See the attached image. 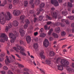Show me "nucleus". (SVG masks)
<instances>
[{
	"label": "nucleus",
	"mask_w": 74,
	"mask_h": 74,
	"mask_svg": "<svg viewBox=\"0 0 74 74\" xmlns=\"http://www.w3.org/2000/svg\"><path fill=\"white\" fill-rule=\"evenodd\" d=\"M12 18V15L9 12H7L6 15L5 12H2L0 13V23L1 25H4L5 23V21L10 20Z\"/></svg>",
	"instance_id": "obj_1"
},
{
	"label": "nucleus",
	"mask_w": 74,
	"mask_h": 74,
	"mask_svg": "<svg viewBox=\"0 0 74 74\" xmlns=\"http://www.w3.org/2000/svg\"><path fill=\"white\" fill-rule=\"evenodd\" d=\"M14 32L15 35L11 33H9V34L10 38L12 39L10 40V42L12 43H14L15 42V40L16 39V36H18L19 35L18 33L16 32V31H14Z\"/></svg>",
	"instance_id": "obj_2"
},
{
	"label": "nucleus",
	"mask_w": 74,
	"mask_h": 74,
	"mask_svg": "<svg viewBox=\"0 0 74 74\" xmlns=\"http://www.w3.org/2000/svg\"><path fill=\"white\" fill-rule=\"evenodd\" d=\"M17 48L18 49L20 50V53H21V54L22 55H23L24 56H26V54H25V53L24 52H25L24 48L20 46H17Z\"/></svg>",
	"instance_id": "obj_3"
},
{
	"label": "nucleus",
	"mask_w": 74,
	"mask_h": 74,
	"mask_svg": "<svg viewBox=\"0 0 74 74\" xmlns=\"http://www.w3.org/2000/svg\"><path fill=\"white\" fill-rule=\"evenodd\" d=\"M60 63L63 64L64 66H67L69 64V62L64 59L61 60L60 61Z\"/></svg>",
	"instance_id": "obj_4"
},
{
	"label": "nucleus",
	"mask_w": 74,
	"mask_h": 74,
	"mask_svg": "<svg viewBox=\"0 0 74 74\" xmlns=\"http://www.w3.org/2000/svg\"><path fill=\"white\" fill-rule=\"evenodd\" d=\"M51 3L52 4H54V6H58L59 5V3L58 1L56 0H51Z\"/></svg>",
	"instance_id": "obj_5"
},
{
	"label": "nucleus",
	"mask_w": 74,
	"mask_h": 74,
	"mask_svg": "<svg viewBox=\"0 0 74 74\" xmlns=\"http://www.w3.org/2000/svg\"><path fill=\"white\" fill-rule=\"evenodd\" d=\"M13 14L15 16H18L21 14V12L19 10H15L13 11Z\"/></svg>",
	"instance_id": "obj_6"
},
{
	"label": "nucleus",
	"mask_w": 74,
	"mask_h": 74,
	"mask_svg": "<svg viewBox=\"0 0 74 74\" xmlns=\"http://www.w3.org/2000/svg\"><path fill=\"white\" fill-rule=\"evenodd\" d=\"M44 46L46 48L48 47V45H49V42H48V40L46 39L43 42Z\"/></svg>",
	"instance_id": "obj_7"
},
{
	"label": "nucleus",
	"mask_w": 74,
	"mask_h": 74,
	"mask_svg": "<svg viewBox=\"0 0 74 74\" xmlns=\"http://www.w3.org/2000/svg\"><path fill=\"white\" fill-rule=\"evenodd\" d=\"M0 38H4V39H5L6 41H7L8 40L7 37L6 36L5 34L4 33L1 34L0 36Z\"/></svg>",
	"instance_id": "obj_8"
},
{
	"label": "nucleus",
	"mask_w": 74,
	"mask_h": 74,
	"mask_svg": "<svg viewBox=\"0 0 74 74\" xmlns=\"http://www.w3.org/2000/svg\"><path fill=\"white\" fill-rule=\"evenodd\" d=\"M63 65L61 64L60 65H58L57 66V68L58 70L62 71L63 70Z\"/></svg>",
	"instance_id": "obj_9"
},
{
	"label": "nucleus",
	"mask_w": 74,
	"mask_h": 74,
	"mask_svg": "<svg viewBox=\"0 0 74 74\" xmlns=\"http://www.w3.org/2000/svg\"><path fill=\"white\" fill-rule=\"evenodd\" d=\"M60 24L61 25V26H62V27H64L65 26V24H63L62 23H60V22H56L55 25L56 26H59V25H60Z\"/></svg>",
	"instance_id": "obj_10"
},
{
	"label": "nucleus",
	"mask_w": 74,
	"mask_h": 74,
	"mask_svg": "<svg viewBox=\"0 0 74 74\" xmlns=\"http://www.w3.org/2000/svg\"><path fill=\"white\" fill-rule=\"evenodd\" d=\"M52 15L53 17H54L56 19L58 18V14L56 12H53V14H52Z\"/></svg>",
	"instance_id": "obj_11"
},
{
	"label": "nucleus",
	"mask_w": 74,
	"mask_h": 74,
	"mask_svg": "<svg viewBox=\"0 0 74 74\" xmlns=\"http://www.w3.org/2000/svg\"><path fill=\"white\" fill-rule=\"evenodd\" d=\"M44 53L43 51H42L40 53V56L42 59H45V56L44 55Z\"/></svg>",
	"instance_id": "obj_12"
},
{
	"label": "nucleus",
	"mask_w": 74,
	"mask_h": 74,
	"mask_svg": "<svg viewBox=\"0 0 74 74\" xmlns=\"http://www.w3.org/2000/svg\"><path fill=\"white\" fill-rule=\"evenodd\" d=\"M19 32L21 36H24V34H25V33L24 30H23L22 29H20Z\"/></svg>",
	"instance_id": "obj_13"
},
{
	"label": "nucleus",
	"mask_w": 74,
	"mask_h": 74,
	"mask_svg": "<svg viewBox=\"0 0 74 74\" xmlns=\"http://www.w3.org/2000/svg\"><path fill=\"white\" fill-rule=\"evenodd\" d=\"M26 41L28 43H30V42L31 41V38L30 36H28L26 38Z\"/></svg>",
	"instance_id": "obj_14"
},
{
	"label": "nucleus",
	"mask_w": 74,
	"mask_h": 74,
	"mask_svg": "<svg viewBox=\"0 0 74 74\" xmlns=\"http://www.w3.org/2000/svg\"><path fill=\"white\" fill-rule=\"evenodd\" d=\"M55 31L57 33H59L60 32V29L59 27H56L55 29Z\"/></svg>",
	"instance_id": "obj_15"
},
{
	"label": "nucleus",
	"mask_w": 74,
	"mask_h": 74,
	"mask_svg": "<svg viewBox=\"0 0 74 74\" xmlns=\"http://www.w3.org/2000/svg\"><path fill=\"white\" fill-rule=\"evenodd\" d=\"M61 21L63 22H65L66 24L67 25H69V21H68V20L63 19L61 20Z\"/></svg>",
	"instance_id": "obj_16"
},
{
	"label": "nucleus",
	"mask_w": 74,
	"mask_h": 74,
	"mask_svg": "<svg viewBox=\"0 0 74 74\" xmlns=\"http://www.w3.org/2000/svg\"><path fill=\"white\" fill-rule=\"evenodd\" d=\"M13 25L14 26H18V23L17 21H13Z\"/></svg>",
	"instance_id": "obj_17"
},
{
	"label": "nucleus",
	"mask_w": 74,
	"mask_h": 74,
	"mask_svg": "<svg viewBox=\"0 0 74 74\" xmlns=\"http://www.w3.org/2000/svg\"><path fill=\"white\" fill-rule=\"evenodd\" d=\"M38 44L37 43H34V48L36 50V49H38Z\"/></svg>",
	"instance_id": "obj_18"
},
{
	"label": "nucleus",
	"mask_w": 74,
	"mask_h": 74,
	"mask_svg": "<svg viewBox=\"0 0 74 74\" xmlns=\"http://www.w3.org/2000/svg\"><path fill=\"white\" fill-rule=\"evenodd\" d=\"M40 3V0H36L35 1V4L36 5H39Z\"/></svg>",
	"instance_id": "obj_19"
},
{
	"label": "nucleus",
	"mask_w": 74,
	"mask_h": 74,
	"mask_svg": "<svg viewBox=\"0 0 74 74\" xmlns=\"http://www.w3.org/2000/svg\"><path fill=\"white\" fill-rule=\"evenodd\" d=\"M45 62L47 65H50L51 64V61L49 60H46L45 61Z\"/></svg>",
	"instance_id": "obj_20"
},
{
	"label": "nucleus",
	"mask_w": 74,
	"mask_h": 74,
	"mask_svg": "<svg viewBox=\"0 0 74 74\" xmlns=\"http://www.w3.org/2000/svg\"><path fill=\"white\" fill-rule=\"evenodd\" d=\"M53 36L54 38H58L59 36H58V35L57 34L55 33H53Z\"/></svg>",
	"instance_id": "obj_21"
},
{
	"label": "nucleus",
	"mask_w": 74,
	"mask_h": 74,
	"mask_svg": "<svg viewBox=\"0 0 74 74\" xmlns=\"http://www.w3.org/2000/svg\"><path fill=\"white\" fill-rule=\"evenodd\" d=\"M55 55V53H54V52L53 51L50 52L49 54V56H54Z\"/></svg>",
	"instance_id": "obj_22"
},
{
	"label": "nucleus",
	"mask_w": 74,
	"mask_h": 74,
	"mask_svg": "<svg viewBox=\"0 0 74 74\" xmlns=\"http://www.w3.org/2000/svg\"><path fill=\"white\" fill-rule=\"evenodd\" d=\"M62 14L64 15H66L67 14H68V13L67 12L65 11H63L62 12Z\"/></svg>",
	"instance_id": "obj_23"
},
{
	"label": "nucleus",
	"mask_w": 74,
	"mask_h": 74,
	"mask_svg": "<svg viewBox=\"0 0 74 74\" xmlns=\"http://www.w3.org/2000/svg\"><path fill=\"white\" fill-rule=\"evenodd\" d=\"M45 5V4L44 3H42L40 4L39 7L40 8H43V7H44Z\"/></svg>",
	"instance_id": "obj_24"
},
{
	"label": "nucleus",
	"mask_w": 74,
	"mask_h": 74,
	"mask_svg": "<svg viewBox=\"0 0 74 74\" xmlns=\"http://www.w3.org/2000/svg\"><path fill=\"white\" fill-rule=\"evenodd\" d=\"M68 18H69L70 20H73L74 19V16H68Z\"/></svg>",
	"instance_id": "obj_25"
},
{
	"label": "nucleus",
	"mask_w": 74,
	"mask_h": 74,
	"mask_svg": "<svg viewBox=\"0 0 74 74\" xmlns=\"http://www.w3.org/2000/svg\"><path fill=\"white\" fill-rule=\"evenodd\" d=\"M23 3L25 7H27V4H28V2H27V1H24L23 2Z\"/></svg>",
	"instance_id": "obj_26"
},
{
	"label": "nucleus",
	"mask_w": 74,
	"mask_h": 74,
	"mask_svg": "<svg viewBox=\"0 0 74 74\" xmlns=\"http://www.w3.org/2000/svg\"><path fill=\"white\" fill-rule=\"evenodd\" d=\"M71 27L73 28L72 32L73 33H74V23H72L71 24Z\"/></svg>",
	"instance_id": "obj_27"
},
{
	"label": "nucleus",
	"mask_w": 74,
	"mask_h": 74,
	"mask_svg": "<svg viewBox=\"0 0 74 74\" xmlns=\"http://www.w3.org/2000/svg\"><path fill=\"white\" fill-rule=\"evenodd\" d=\"M68 6L69 7H70V8H71V7H73V5L70 2H68Z\"/></svg>",
	"instance_id": "obj_28"
},
{
	"label": "nucleus",
	"mask_w": 74,
	"mask_h": 74,
	"mask_svg": "<svg viewBox=\"0 0 74 74\" xmlns=\"http://www.w3.org/2000/svg\"><path fill=\"white\" fill-rule=\"evenodd\" d=\"M24 19H25V15H22L20 16V19L23 21V20H24Z\"/></svg>",
	"instance_id": "obj_29"
},
{
	"label": "nucleus",
	"mask_w": 74,
	"mask_h": 74,
	"mask_svg": "<svg viewBox=\"0 0 74 74\" xmlns=\"http://www.w3.org/2000/svg\"><path fill=\"white\" fill-rule=\"evenodd\" d=\"M40 36L41 37H44L45 36H46V34L44 33L40 34Z\"/></svg>",
	"instance_id": "obj_30"
},
{
	"label": "nucleus",
	"mask_w": 74,
	"mask_h": 74,
	"mask_svg": "<svg viewBox=\"0 0 74 74\" xmlns=\"http://www.w3.org/2000/svg\"><path fill=\"white\" fill-rule=\"evenodd\" d=\"M46 19H48L49 20H52V17H50V16H48V15H47L46 16Z\"/></svg>",
	"instance_id": "obj_31"
},
{
	"label": "nucleus",
	"mask_w": 74,
	"mask_h": 74,
	"mask_svg": "<svg viewBox=\"0 0 74 74\" xmlns=\"http://www.w3.org/2000/svg\"><path fill=\"white\" fill-rule=\"evenodd\" d=\"M38 19L40 21H41L42 19H43V16H42V15H40L39 16Z\"/></svg>",
	"instance_id": "obj_32"
},
{
	"label": "nucleus",
	"mask_w": 74,
	"mask_h": 74,
	"mask_svg": "<svg viewBox=\"0 0 74 74\" xmlns=\"http://www.w3.org/2000/svg\"><path fill=\"white\" fill-rule=\"evenodd\" d=\"M5 39L3 38H0V41L1 42H4Z\"/></svg>",
	"instance_id": "obj_33"
},
{
	"label": "nucleus",
	"mask_w": 74,
	"mask_h": 74,
	"mask_svg": "<svg viewBox=\"0 0 74 74\" xmlns=\"http://www.w3.org/2000/svg\"><path fill=\"white\" fill-rule=\"evenodd\" d=\"M66 34V33L64 31H63L61 32V36H64Z\"/></svg>",
	"instance_id": "obj_34"
},
{
	"label": "nucleus",
	"mask_w": 74,
	"mask_h": 74,
	"mask_svg": "<svg viewBox=\"0 0 74 74\" xmlns=\"http://www.w3.org/2000/svg\"><path fill=\"white\" fill-rule=\"evenodd\" d=\"M44 31V29L42 28H41V29H40V31L39 32V33L40 34H41L42 32Z\"/></svg>",
	"instance_id": "obj_35"
},
{
	"label": "nucleus",
	"mask_w": 74,
	"mask_h": 74,
	"mask_svg": "<svg viewBox=\"0 0 74 74\" xmlns=\"http://www.w3.org/2000/svg\"><path fill=\"white\" fill-rule=\"evenodd\" d=\"M67 70H68V71L69 72H70L71 71V69L70 68L69 66H68L66 68Z\"/></svg>",
	"instance_id": "obj_36"
},
{
	"label": "nucleus",
	"mask_w": 74,
	"mask_h": 74,
	"mask_svg": "<svg viewBox=\"0 0 74 74\" xmlns=\"http://www.w3.org/2000/svg\"><path fill=\"white\" fill-rule=\"evenodd\" d=\"M25 21L26 23V24H27V25H29V24L30 22H29V20L27 19L25 20Z\"/></svg>",
	"instance_id": "obj_37"
},
{
	"label": "nucleus",
	"mask_w": 74,
	"mask_h": 74,
	"mask_svg": "<svg viewBox=\"0 0 74 74\" xmlns=\"http://www.w3.org/2000/svg\"><path fill=\"white\" fill-rule=\"evenodd\" d=\"M8 74H14L11 71L9 70L7 72Z\"/></svg>",
	"instance_id": "obj_38"
},
{
	"label": "nucleus",
	"mask_w": 74,
	"mask_h": 74,
	"mask_svg": "<svg viewBox=\"0 0 74 74\" xmlns=\"http://www.w3.org/2000/svg\"><path fill=\"white\" fill-rule=\"evenodd\" d=\"M28 24H25L24 25V28L25 29H27V28L28 27Z\"/></svg>",
	"instance_id": "obj_39"
},
{
	"label": "nucleus",
	"mask_w": 74,
	"mask_h": 74,
	"mask_svg": "<svg viewBox=\"0 0 74 74\" xmlns=\"http://www.w3.org/2000/svg\"><path fill=\"white\" fill-rule=\"evenodd\" d=\"M52 24V22L51 21H47V25H49L50 24Z\"/></svg>",
	"instance_id": "obj_40"
},
{
	"label": "nucleus",
	"mask_w": 74,
	"mask_h": 74,
	"mask_svg": "<svg viewBox=\"0 0 74 74\" xmlns=\"http://www.w3.org/2000/svg\"><path fill=\"white\" fill-rule=\"evenodd\" d=\"M34 1V0H30L29 1V4H33V2Z\"/></svg>",
	"instance_id": "obj_41"
},
{
	"label": "nucleus",
	"mask_w": 74,
	"mask_h": 74,
	"mask_svg": "<svg viewBox=\"0 0 74 74\" xmlns=\"http://www.w3.org/2000/svg\"><path fill=\"white\" fill-rule=\"evenodd\" d=\"M31 5V7L32 8H34V3H32Z\"/></svg>",
	"instance_id": "obj_42"
},
{
	"label": "nucleus",
	"mask_w": 74,
	"mask_h": 74,
	"mask_svg": "<svg viewBox=\"0 0 74 74\" xmlns=\"http://www.w3.org/2000/svg\"><path fill=\"white\" fill-rule=\"evenodd\" d=\"M45 30H48V26L47 25H45L44 27Z\"/></svg>",
	"instance_id": "obj_43"
},
{
	"label": "nucleus",
	"mask_w": 74,
	"mask_h": 74,
	"mask_svg": "<svg viewBox=\"0 0 74 74\" xmlns=\"http://www.w3.org/2000/svg\"><path fill=\"white\" fill-rule=\"evenodd\" d=\"M1 57L3 58V57H4L5 56V53H3V54H1L0 55Z\"/></svg>",
	"instance_id": "obj_44"
},
{
	"label": "nucleus",
	"mask_w": 74,
	"mask_h": 74,
	"mask_svg": "<svg viewBox=\"0 0 74 74\" xmlns=\"http://www.w3.org/2000/svg\"><path fill=\"white\" fill-rule=\"evenodd\" d=\"M12 7V4H10L9 6V9H11Z\"/></svg>",
	"instance_id": "obj_45"
},
{
	"label": "nucleus",
	"mask_w": 74,
	"mask_h": 74,
	"mask_svg": "<svg viewBox=\"0 0 74 74\" xmlns=\"http://www.w3.org/2000/svg\"><path fill=\"white\" fill-rule=\"evenodd\" d=\"M4 70H8V67L6 66H4L3 67Z\"/></svg>",
	"instance_id": "obj_46"
},
{
	"label": "nucleus",
	"mask_w": 74,
	"mask_h": 74,
	"mask_svg": "<svg viewBox=\"0 0 74 74\" xmlns=\"http://www.w3.org/2000/svg\"><path fill=\"white\" fill-rule=\"evenodd\" d=\"M24 70L25 71H29V70L28 69L26 68L24 69Z\"/></svg>",
	"instance_id": "obj_47"
},
{
	"label": "nucleus",
	"mask_w": 74,
	"mask_h": 74,
	"mask_svg": "<svg viewBox=\"0 0 74 74\" xmlns=\"http://www.w3.org/2000/svg\"><path fill=\"white\" fill-rule=\"evenodd\" d=\"M19 67H24V66L20 64H18Z\"/></svg>",
	"instance_id": "obj_48"
},
{
	"label": "nucleus",
	"mask_w": 74,
	"mask_h": 74,
	"mask_svg": "<svg viewBox=\"0 0 74 74\" xmlns=\"http://www.w3.org/2000/svg\"><path fill=\"white\" fill-rule=\"evenodd\" d=\"M14 2L15 3H18L19 2V0H14Z\"/></svg>",
	"instance_id": "obj_49"
},
{
	"label": "nucleus",
	"mask_w": 74,
	"mask_h": 74,
	"mask_svg": "<svg viewBox=\"0 0 74 74\" xmlns=\"http://www.w3.org/2000/svg\"><path fill=\"white\" fill-rule=\"evenodd\" d=\"M5 62L6 65H7V66H8V65H9V64L8 62H7V60H5Z\"/></svg>",
	"instance_id": "obj_50"
},
{
	"label": "nucleus",
	"mask_w": 74,
	"mask_h": 74,
	"mask_svg": "<svg viewBox=\"0 0 74 74\" xmlns=\"http://www.w3.org/2000/svg\"><path fill=\"white\" fill-rule=\"evenodd\" d=\"M6 60L8 63H11V61H10V60H9V59H8V58H6Z\"/></svg>",
	"instance_id": "obj_51"
},
{
	"label": "nucleus",
	"mask_w": 74,
	"mask_h": 74,
	"mask_svg": "<svg viewBox=\"0 0 74 74\" xmlns=\"http://www.w3.org/2000/svg\"><path fill=\"white\" fill-rule=\"evenodd\" d=\"M49 40L50 41H52V40H53V38L52 37H50L49 38Z\"/></svg>",
	"instance_id": "obj_52"
},
{
	"label": "nucleus",
	"mask_w": 74,
	"mask_h": 74,
	"mask_svg": "<svg viewBox=\"0 0 74 74\" xmlns=\"http://www.w3.org/2000/svg\"><path fill=\"white\" fill-rule=\"evenodd\" d=\"M1 74H5V72L4 71H1Z\"/></svg>",
	"instance_id": "obj_53"
},
{
	"label": "nucleus",
	"mask_w": 74,
	"mask_h": 74,
	"mask_svg": "<svg viewBox=\"0 0 74 74\" xmlns=\"http://www.w3.org/2000/svg\"><path fill=\"white\" fill-rule=\"evenodd\" d=\"M34 34L35 36H37V35L38 34V32H34Z\"/></svg>",
	"instance_id": "obj_54"
},
{
	"label": "nucleus",
	"mask_w": 74,
	"mask_h": 74,
	"mask_svg": "<svg viewBox=\"0 0 74 74\" xmlns=\"http://www.w3.org/2000/svg\"><path fill=\"white\" fill-rule=\"evenodd\" d=\"M36 21H37V18H34V23H35L36 22Z\"/></svg>",
	"instance_id": "obj_55"
},
{
	"label": "nucleus",
	"mask_w": 74,
	"mask_h": 74,
	"mask_svg": "<svg viewBox=\"0 0 74 74\" xmlns=\"http://www.w3.org/2000/svg\"><path fill=\"white\" fill-rule=\"evenodd\" d=\"M59 59H60V58H58L56 60V63H58V62H59Z\"/></svg>",
	"instance_id": "obj_56"
},
{
	"label": "nucleus",
	"mask_w": 74,
	"mask_h": 74,
	"mask_svg": "<svg viewBox=\"0 0 74 74\" xmlns=\"http://www.w3.org/2000/svg\"><path fill=\"white\" fill-rule=\"evenodd\" d=\"M34 40L36 42H38V38H35Z\"/></svg>",
	"instance_id": "obj_57"
},
{
	"label": "nucleus",
	"mask_w": 74,
	"mask_h": 74,
	"mask_svg": "<svg viewBox=\"0 0 74 74\" xmlns=\"http://www.w3.org/2000/svg\"><path fill=\"white\" fill-rule=\"evenodd\" d=\"M8 26L9 29H10V28H11V27H12V25H11V24H10L8 25Z\"/></svg>",
	"instance_id": "obj_58"
},
{
	"label": "nucleus",
	"mask_w": 74,
	"mask_h": 74,
	"mask_svg": "<svg viewBox=\"0 0 74 74\" xmlns=\"http://www.w3.org/2000/svg\"><path fill=\"white\" fill-rule=\"evenodd\" d=\"M20 43L21 44H23V41L21 40L20 41Z\"/></svg>",
	"instance_id": "obj_59"
},
{
	"label": "nucleus",
	"mask_w": 74,
	"mask_h": 74,
	"mask_svg": "<svg viewBox=\"0 0 74 74\" xmlns=\"http://www.w3.org/2000/svg\"><path fill=\"white\" fill-rule=\"evenodd\" d=\"M30 13L31 14H32L34 13V12L33 10H30Z\"/></svg>",
	"instance_id": "obj_60"
},
{
	"label": "nucleus",
	"mask_w": 74,
	"mask_h": 74,
	"mask_svg": "<svg viewBox=\"0 0 74 74\" xmlns=\"http://www.w3.org/2000/svg\"><path fill=\"white\" fill-rule=\"evenodd\" d=\"M71 66L73 69H74V63H72Z\"/></svg>",
	"instance_id": "obj_61"
},
{
	"label": "nucleus",
	"mask_w": 74,
	"mask_h": 74,
	"mask_svg": "<svg viewBox=\"0 0 74 74\" xmlns=\"http://www.w3.org/2000/svg\"><path fill=\"white\" fill-rule=\"evenodd\" d=\"M8 27L7 26L6 27L5 31L8 32Z\"/></svg>",
	"instance_id": "obj_62"
},
{
	"label": "nucleus",
	"mask_w": 74,
	"mask_h": 74,
	"mask_svg": "<svg viewBox=\"0 0 74 74\" xmlns=\"http://www.w3.org/2000/svg\"><path fill=\"white\" fill-rule=\"evenodd\" d=\"M58 1L59 3H62L63 1V0H58Z\"/></svg>",
	"instance_id": "obj_63"
},
{
	"label": "nucleus",
	"mask_w": 74,
	"mask_h": 74,
	"mask_svg": "<svg viewBox=\"0 0 74 74\" xmlns=\"http://www.w3.org/2000/svg\"><path fill=\"white\" fill-rule=\"evenodd\" d=\"M4 60V59L0 58V62H3Z\"/></svg>",
	"instance_id": "obj_64"
}]
</instances>
